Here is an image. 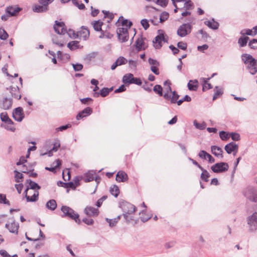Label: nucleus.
Segmentation results:
<instances>
[{"label":"nucleus","instance_id":"obj_53","mask_svg":"<svg viewBox=\"0 0 257 257\" xmlns=\"http://www.w3.org/2000/svg\"><path fill=\"white\" fill-rule=\"evenodd\" d=\"M177 46L180 49L185 50L187 49V44L186 43L183 42H179L177 44Z\"/></svg>","mask_w":257,"mask_h":257},{"label":"nucleus","instance_id":"obj_25","mask_svg":"<svg viewBox=\"0 0 257 257\" xmlns=\"http://www.w3.org/2000/svg\"><path fill=\"white\" fill-rule=\"evenodd\" d=\"M112 90H113L112 88H103L101 90H100L99 93L95 92L94 94V96L95 97H98L99 96V95H100L102 97H105Z\"/></svg>","mask_w":257,"mask_h":257},{"label":"nucleus","instance_id":"obj_6","mask_svg":"<svg viewBox=\"0 0 257 257\" xmlns=\"http://www.w3.org/2000/svg\"><path fill=\"white\" fill-rule=\"evenodd\" d=\"M159 35L157 36L153 41L154 46L156 49H160L162 47V42H167V38L162 30L158 31Z\"/></svg>","mask_w":257,"mask_h":257},{"label":"nucleus","instance_id":"obj_10","mask_svg":"<svg viewBox=\"0 0 257 257\" xmlns=\"http://www.w3.org/2000/svg\"><path fill=\"white\" fill-rule=\"evenodd\" d=\"M5 227L9 230V231L16 234L18 233L19 228V224L18 222H16L13 219H10L5 225Z\"/></svg>","mask_w":257,"mask_h":257},{"label":"nucleus","instance_id":"obj_49","mask_svg":"<svg viewBox=\"0 0 257 257\" xmlns=\"http://www.w3.org/2000/svg\"><path fill=\"white\" fill-rule=\"evenodd\" d=\"M8 34L4 29H0V39L2 40H6L8 38Z\"/></svg>","mask_w":257,"mask_h":257},{"label":"nucleus","instance_id":"obj_59","mask_svg":"<svg viewBox=\"0 0 257 257\" xmlns=\"http://www.w3.org/2000/svg\"><path fill=\"white\" fill-rule=\"evenodd\" d=\"M72 66L75 71H79L83 69V65L81 64H73Z\"/></svg>","mask_w":257,"mask_h":257},{"label":"nucleus","instance_id":"obj_60","mask_svg":"<svg viewBox=\"0 0 257 257\" xmlns=\"http://www.w3.org/2000/svg\"><path fill=\"white\" fill-rule=\"evenodd\" d=\"M212 87L210 83H208L207 81L204 80L203 85V90L205 91L208 90Z\"/></svg>","mask_w":257,"mask_h":257},{"label":"nucleus","instance_id":"obj_58","mask_svg":"<svg viewBox=\"0 0 257 257\" xmlns=\"http://www.w3.org/2000/svg\"><path fill=\"white\" fill-rule=\"evenodd\" d=\"M103 13H104V17L108 18L110 21H111L113 19L114 15L112 13L104 11H103Z\"/></svg>","mask_w":257,"mask_h":257},{"label":"nucleus","instance_id":"obj_27","mask_svg":"<svg viewBox=\"0 0 257 257\" xmlns=\"http://www.w3.org/2000/svg\"><path fill=\"white\" fill-rule=\"evenodd\" d=\"M48 10V7L45 5L42 6L38 5H35L33 6V10L34 12L41 13L46 12Z\"/></svg>","mask_w":257,"mask_h":257},{"label":"nucleus","instance_id":"obj_64","mask_svg":"<svg viewBox=\"0 0 257 257\" xmlns=\"http://www.w3.org/2000/svg\"><path fill=\"white\" fill-rule=\"evenodd\" d=\"M0 254L3 257H11L8 252L4 249L0 250Z\"/></svg>","mask_w":257,"mask_h":257},{"label":"nucleus","instance_id":"obj_45","mask_svg":"<svg viewBox=\"0 0 257 257\" xmlns=\"http://www.w3.org/2000/svg\"><path fill=\"white\" fill-rule=\"evenodd\" d=\"M116 62L118 66L125 64L127 62V60L126 59L124 58L123 57H119L116 60Z\"/></svg>","mask_w":257,"mask_h":257},{"label":"nucleus","instance_id":"obj_13","mask_svg":"<svg viewBox=\"0 0 257 257\" xmlns=\"http://www.w3.org/2000/svg\"><path fill=\"white\" fill-rule=\"evenodd\" d=\"M116 32L120 41L125 42L128 40L129 36L128 30L126 28H118Z\"/></svg>","mask_w":257,"mask_h":257},{"label":"nucleus","instance_id":"obj_11","mask_svg":"<svg viewBox=\"0 0 257 257\" xmlns=\"http://www.w3.org/2000/svg\"><path fill=\"white\" fill-rule=\"evenodd\" d=\"M244 195L249 200L257 202V190L252 187L247 188L244 192Z\"/></svg>","mask_w":257,"mask_h":257},{"label":"nucleus","instance_id":"obj_62","mask_svg":"<svg viewBox=\"0 0 257 257\" xmlns=\"http://www.w3.org/2000/svg\"><path fill=\"white\" fill-rule=\"evenodd\" d=\"M54 0H39V2L40 4L45 5L48 7V5L51 3Z\"/></svg>","mask_w":257,"mask_h":257},{"label":"nucleus","instance_id":"obj_47","mask_svg":"<svg viewBox=\"0 0 257 257\" xmlns=\"http://www.w3.org/2000/svg\"><path fill=\"white\" fill-rule=\"evenodd\" d=\"M1 119L2 121L6 122L8 121V120H10L11 119L9 118L8 113L6 112H4L1 113L0 115Z\"/></svg>","mask_w":257,"mask_h":257},{"label":"nucleus","instance_id":"obj_39","mask_svg":"<svg viewBox=\"0 0 257 257\" xmlns=\"http://www.w3.org/2000/svg\"><path fill=\"white\" fill-rule=\"evenodd\" d=\"M68 47L71 50H74L79 47V42L77 41H71L67 44Z\"/></svg>","mask_w":257,"mask_h":257},{"label":"nucleus","instance_id":"obj_32","mask_svg":"<svg viewBox=\"0 0 257 257\" xmlns=\"http://www.w3.org/2000/svg\"><path fill=\"white\" fill-rule=\"evenodd\" d=\"M204 23L208 27H209L212 29H214V30L217 29L219 26L218 23L217 22L214 21L213 20H212L211 21H205L204 22Z\"/></svg>","mask_w":257,"mask_h":257},{"label":"nucleus","instance_id":"obj_35","mask_svg":"<svg viewBox=\"0 0 257 257\" xmlns=\"http://www.w3.org/2000/svg\"><path fill=\"white\" fill-rule=\"evenodd\" d=\"M249 40V38L247 36L241 37L238 40V43L239 46L243 47L247 44V41Z\"/></svg>","mask_w":257,"mask_h":257},{"label":"nucleus","instance_id":"obj_5","mask_svg":"<svg viewBox=\"0 0 257 257\" xmlns=\"http://www.w3.org/2000/svg\"><path fill=\"white\" fill-rule=\"evenodd\" d=\"M24 193L27 202H35L38 200L39 192L37 190L27 188Z\"/></svg>","mask_w":257,"mask_h":257},{"label":"nucleus","instance_id":"obj_44","mask_svg":"<svg viewBox=\"0 0 257 257\" xmlns=\"http://www.w3.org/2000/svg\"><path fill=\"white\" fill-rule=\"evenodd\" d=\"M248 46L252 49H257V39H253L248 43Z\"/></svg>","mask_w":257,"mask_h":257},{"label":"nucleus","instance_id":"obj_63","mask_svg":"<svg viewBox=\"0 0 257 257\" xmlns=\"http://www.w3.org/2000/svg\"><path fill=\"white\" fill-rule=\"evenodd\" d=\"M208 48V46L207 44L203 45L202 46H199L197 47V49L199 51L203 52L204 50Z\"/></svg>","mask_w":257,"mask_h":257},{"label":"nucleus","instance_id":"obj_29","mask_svg":"<svg viewBox=\"0 0 257 257\" xmlns=\"http://www.w3.org/2000/svg\"><path fill=\"white\" fill-rule=\"evenodd\" d=\"M229 138H231L234 141H239L240 139V135L238 133L226 132V140Z\"/></svg>","mask_w":257,"mask_h":257},{"label":"nucleus","instance_id":"obj_38","mask_svg":"<svg viewBox=\"0 0 257 257\" xmlns=\"http://www.w3.org/2000/svg\"><path fill=\"white\" fill-rule=\"evenodd\" d=\"M94 179V176L93 174L88 172L86 173L83 177V180L85 182H89L93 181Z\"/></svg>","mask_w":257,"mask_h":257},{"label":"nucleus","instance_id":"obj_52","mask_svg":"<svg viewBox=\"0 0 257 257\" xmlns=\"http://www.w3.org/2000/svg\"><path fill=\"white\" fill-rule=\"evenodd\" d=\"M60 144L58 143H56L54 144V146L53 148L49 152L48 155L49 156H51L52 155V151L56 152L58 148L60 147Z\"/></svg>","mask_w":257,"mask_h":257},{"label":"nucleus","instance_id":"obj_36","mask_svg":"<svg viewBox=\"0 0 257 257\" xmlns=\"http://www.w3.org/2000/svg\"><path fill=\"white\" fill-rule=\"evenodd\" d=\"M110 193L115 197H117L119 194V189L117 186L114 185L110 188Z\"/></svg>","mask_w":257,"mask_h":257},{"label":"nucleus","instance_id":"obj_8","mask_svg":"<svg viewBox=\"0 0 257 257\" xmlns=\"http://www.w3.org/2000/svg\"><path fill=\"white\" fill-rule=\"evenodd\" d=\"M68 34L73 38H76V37L79 36L80 38H83L84 40H86L89 37V31L84 27H82L81 30L77 34H75L74 31L69 30L68 31Z\"/></svg>","mask_w":257,"mask_h":257},{"label":"nucleus","instance_id":"obj_23","mask_svg":"<svg viewBox=\"0 0 257 257\" xmlns=\"http://www.w3.org/2000/svg\"><path fill=\"white\" fill-rule=\"evenodd\" d=\"M21 9L18 7L16 6H9L7 7L6 9V12L9 14L10 16H15L18 14Z\"/></svg>","mask_w":257,"mask_h":257},{"label":"nucleus","instance_id":"obj_56","mask_svg":"<svg viewBox=\"0 0 257 257\" xmlns=\"http://www.w3.org/2000/svg\"><path fill=\"white\" fill-rule=\"evenodd\" d=\"M141 25L143 27V28L147 30L149 27V24L148 21L146 19H143L141 22Z\"/></svg>","mask_w":257,"mask_h":257},{"label":"nucleus","instance_id":"obj_37","mask_svg":"<svg viewBox=\"0 0 257 257\" xmlns=\"http://www.w3.org/2000/svg\"><path fill=\"white\" fill-rule=\"evenodd\" d=\"M56 164V165L53 167H46L45 169L48 171H50L52 172L55 173L56 172V169L57 167H59L61 165V160L60 159H57L55 162Z\"/></svg>","mask_w":257,"mask_h":257},{"label":"nucleus","instance_id":"obj_7","mask_svg":"<svg viewBox=\"0 0 257 257\" xmlns=\"http://www.w3.org/2000/svg\"><path fill=\"white\" fill-rule=\"evenodd\" d=\"M192 31V26L190 24H184L181 25L177 30V35L184 37L189 34Z\"/></svg>","mask_w":257,"mask_h":257},{"label":"nucleus","instance_id":"obj_9","mask_svg":"<svg viewBox=\"0 0 257 257\" xmlns=\"http://www.w3.org/2000/svg\"><path fill=\"white\" fill-rule=\"evenodd\" d=\"M247 222L249 229L253 231L257 229V212H254L252 215L247 217Z\"/></svg>","mask_w":257,"mask_h":257},{"label":"nucleus","instance_id":"obj_42","mask_svg":"<svg viewBox=\"0 0 257 257\" xmlns=\"http://www.w3.org/2000/svg\"><path fill=\"white\" fill-rule=\"evenodd\" d=\"M202 173L201 175V178L202 180L205 182H207L208 181V178L209 177V173L205 170L203 169Z\"/></svg>","mask_w":257,"mask_h":257},{"label":"nucleus","instance_id":"obj_51","mask_svg":"<svg viewBox=\"0 0 257 257\" xmlns=\"http://www.w3.org/2000/svg\"><path fill=\"white\" fill-rule=\"evenodd\" d=\"M82 221L88 225H92L94 223L93 219L90 217L83 218Z\"/></svg>","mask_w":257,"mask_h":257},{"label":"nucleus","instance_id":"obj_17","mask_svg":"<svg viewBox=\"0 0 257 257\" xmlns=\"http://www.w3.org/2000/svg\"><path fill=\"white\" fill-rule=\"evenodd\" d=\"M13 116L16 120L21 121L24 117L23 108L20 107L16 108L13 111Z\"/></svg>","mask_w":257,"mask_h":257},{"label":"nucleus","instance_id":"obj_2","mask_svg":"<svg viewBox=\"0 0 257 257\" xmlns=\"http://www.w3.org/2000/svg\"><path fill=\"white\" fill-rule=\"evenodd\" d=\"M123 215L126 221L133 220V215L135 213L136 208L135 206L128 202L123 203L122 205Z\"/></svg>","mask_w":257,"mask_h":257},{"label":"nucleus","instance_id":"obj_30","mask_svg":"<svg viewBox=\"0 0 257 257\" xmlns=\"http://www.w3.org/2000/svg\"><path fill=\"white\" fill-rule=\"evenodd\" d=\"M46 207L51 210H54L57 207V203L54 199H51L46 203Z\"/></svg>","mask_w":257,"mask_h":257},{"label":"nucleus","instance_id":"obj_33","mask_svg":"<svg viewBox=\"0 0 257 257\" xmlns=\"http://www.w3.org/2000/svg\"><path fill=\"white\" fill-rule=\"evenodd\" d=\"M4 127L7 130H9L12 132H14L16 130L15 126L14 125V122L11 119L8 120V121L5 122Z\"/></svg>","mask_w":257,"mask_h":257},{"label":"nucleus","instance_id":"obj_48","mask_svg":"<svg viewBox=\"0 0 257 257\" xmlns=\"http://www.w3.org/2000/svg\"><path fill=\"white\" fill-rule=\"evenodd\" d=\"M240 34L242 36H244L245 35L253 36V31L251 29H243L241 31Z\"/></svg>","mask_w":257,"mask_h":257},{"label":"nucleus","instance_id":"obj_50","mask_svg":"<svg viewBox=\"0 0 257 257\" xmlns=\"http://www.w3.org/2000/svg\"><path fill=\"white\" fill-rule=\"evenodd\" d=\"M14 172L15 174V178L16 182L18 183L20 182V179H22L23 177V174L17 171H15Z\"/></svg>","mask_w":257,"mask_h":257},{"label":"nucleus","instance_id":"obj_3","mask_svg":"<svg viewBox=\"0 0 257 257\" xmlns=\"http://www.w3.org/2000/svg\"><path fill=\"white\" fill-rule=\"evenodd\" d=\"M61 210L63 213L64 217H68L69 218L73 220L78 224L81 223V220L79 218V215L75 212L73 209L67 206H62Z\"/></svg>","mask_w":257,"mask_h":257},{"label":"nucleus","instance_id":"obj_15","mask_svg":"<svg viewBox=\"0 0 257 257\" xmlns=\"http://www.w3.org/2000/svg\"><path fill=\"white\" fill-rule=\"evenodd\" d=\"M54 29L59 34H64L67 32L64 23L63 22H59L57 21H55Z\"/></svg>","mask_w":257,"mask_h":257},{"label":"nucleus","instance_id":"obj_54","mask_svg":"<svg viewBox=\"0 0 257 257\" xmlns=\"http://www.w3.org/2000/svg\"><path fill=\"white\" fill-rule=\"evenodd\" d=\"M172 93V96L171 98V102L172 103H176L179 98V95L177 94L175 91L171 92Z\"/></svg>","mask_w":257,"mask_h":257},{"label":"nucleus","instance_id":"obj_18","mask_svg":"<svg viewBox=\"0 0 257 257\" xmlns=\"http://www.w3.org/2000/svg\"><path fill=\"white\" fill-rule=\"evenodd\" d=\"M132 25V22L128 21L127 20H124L122 17H119L116 25L118 28H126L128 30Z\"/></svg>","mask_w":257,"mask_h":257},{"label":"nucleus","instance_id":"obj_19","mask_svg":"<svg viewBox=\"0 0 257 257\" xmlns=\"http://www.w3.org/2000/svg\"><path fill=\"white\" fill-rule=\"evenodd\" d=\"M9 91L11 94L12 98H14L17 99H20L21 95L20 94L19 88L18 86H11L9 88Z\"/></svg>","mask_w":257,"mask_h":257},{"label":"nucleus","instance_id":"obj_4","mask_svg":"<svg viewBox=\"0 0 257 257\" xmlns=\"http://www.w3.org/2000/svg\"><path fill=\"white\" fill-rule=\"evenodd\" d=\"M94 29L96 31H100L101 32V35L100 38H111L112 37L113 35L107 30H104L102 28L103 23L100 21H94L91 23Z\"/></svg>","mask_w":257,"mask_h":257},{"label":"nucleus","instance_id":"obj_26","mask_svg":"<svg viewBox=\"0 0 257 257\" xmlns=\"http://www.w3.org/2000/svg\"><path fill=\"white\" fill-rule=\"evenodd\" d=\"M198 87V82L196 80H190L188 83V89L191 91L197 90Z\"/></svg>","mask_w":257,"mask_h":257},{"label":"nucleus","instance_id":"obj_12","mask_svg":"<svg viewBox=\"0 0 257 257\" xmlns=\"http://www.w3.org/2000/svg\"><path fill=\"white\" fill-rule=\"evenodd\" d=\"M13 104L12 98L9 96H3L0 98V108L5 110L11 108Z\"/></svg>","mask_w":257,"mask_h":257},{"label":"nucleus","instance_id":"obj_57","mask_svg":"<svg viewBox=\"0 0 257 257\" xmlns=\"http://www.w3.org/2000/svg\"><path fill=\"white\" fill-rule=\"evenodd\" d=\"M208 153L205 151H201L199 153L198 156L200 158L203 159L207 160Z\"/></svg>","mask_w":257,"mask_h":257},{"label":"nucleus","instance_id":"obj_40","mask_svg":"<svg viewBox=\"0 0 257 257\" xmlns=\"http://www.w3.org/2000/svg\"><path fill=\"white\" fill-rule=\"evenodd\" d=\"M27 181L29 182V185L27 188L33 190H37L38 191L40 189V186H39L36 183L32 181L31 180H28Z\"/></svg>","mask_w":257,"mask_h":257},{"label":"nucleus","instance_id":"obj_24","mask_svg":"<svg viewBox=\"0 0 257 257\" xmlns=\"http://www.w3.org/2000/svg\"><path fill=\"white\" fill-rule=\"evenodd\" d=\"M225 163H217L211 167L212 170L215 173L222 172L225 170Z\"/></svg>","mask_w":257,"mask_h":257},{"label":"nucleus","instance_id":"obj_22","mask_svg":"<svg viewBox=\"0 0 257 257\" xmlns=\"http://www.w3.org/2000/svg\"><path fill=\"white\" fill-rule=\"evenodd\" d=\"M92 112V110L90 107H86L80 111L76 116V119L79 120L84 117L90 115Z\"/></svg>","mask_w":257,"mask_h":257},{"label":"nucleus","instance_id":"obj_46","mask_svg":"<svg viewBox=\"0 0 257 257\" xmlns=\"http://www.w3.org/2000/svg\"><path fill=\"white\" fill-rule=\"evenodd\" d=\"M154 91L160 96H162V88L160 85H156L154 87Z\"/></svg>","mask_w":257,"mask_h":257},{"label":"nucleus","instance_id":"obj_21","mask_svg":"<svg viewBox=\"0 0 257 257\" xmlns=\"http://www.w3.org/2000/svg\"><path fill=\"white\" fill-rule=\"evenodd\" d=\"M145 38L142 36H140L136 41V46L138 50H145L147 46L145 43Z\"/></svg>","mask_w":257,"mask_h":257},{"label":"nucleus","instance_id":"obj_41","mask_svg":"<svg viewBox=\"0 0 257 257\" xmlns=\"http://www.w3.org/2000/svg\"><path fill=\"white\" fill-rule=\"evenodd\" d=\"M119 219L120 216H118L117 218H115L113 219H106V220L109 223V226L113 227L116 225V223Z\"/></svg>","mask_w":257,"mask_h":257},{"label":"nucleus","instance_id":"obj_28","mask_svg":"<svg viewBox=\"0 0 257 257\" xmlns=\"http://www.w3.org/2000/svg\"><path fill=\"white\" fill-rule=\"evenodd\" d=\"M211 152L213 155L217 157H222L223 151L222 149L218 147L217 146H212L211 147Z\"/></svg>","mask_w":257,"mask_h":257},{"label":"nucleus","instance_id":"obj_43","mask_svg":"<svg viewBox=\"0 0 257 257\" xmlns=\"http://www.w3.org/2000/svg\"><path fill=\"white\" fill-rule=\"evenodd\" d=\"M169 13L166 12H164L160 15V21L161 23L165 22L169 18Z\"/></svg>","mask_w":257,"mask_h":257},{"label":"nucleus","instance_id":"obj_14","mask_svg":"<svg viewBox=\"0 0 257 257\" xmlns=\"http://www.w3.org/2000/svg\"><path fill=\"white\" fill-rule=\"evenodd\" d=\"M84 213L90 217L97 216L99 214V211L98 209L91 206H86L84 210Z\"/></svg>","mask_w":257,"mask_h":257},{"label":"nucleus","instance_id":"obj_31","mask_svg":"<svg viewBox=\"0 0 257 257\" xmlns=\"http://www.w3.org/2000/svg\"><path fill=\"white\" fill-rule=\"evenodd\" d=\"M134 77V75L132 74H126L123 76L122 78V81L125 84H132V81L133 80Z\"/></svg>","mask_w":257,"mask_h":257},{"label":"nucleus","instance_id":"obj_16","mask_svg":"<svg viewBox=\"0 0 257 257\" xmlns=\"http://www.w3.org/2000/svg\"><path fill=\"white\" fill-rule=\"evenodd\" d=\"M238 146L234 142H231L226 145V152L228 154L232 153L235 156L238 151Z\"/></svg>","mask_w":257,"mask_h":257},{"label":"nucleus","instance_id":"obj_55","mask_svg":"<svg viewBox=\"0 0 257 257\" xmlns=\"http://www.w3.org/2000/svg\"><path fill=\"white\" fill-rule=\"evenodd\" d=\"M107 198L106 196H103L101 198H100L99 199L97 200L96 203V205L97 207H99L101 206L103 202Z\"/></svg>","mask_w":257,"mask_h":257},{"label":"nucleus","instance_id":"obj_61","mask_svg":"<svg viewBox=\"0 0 257 257\" xmlns=\"http://www.w3.org/2000/svg\"><path fill=\"white\" fill-rule=\"evenodd\" d=\"M0 203L9 204L5 195L0 194Z\"/></svg>","mask_w":257,"mask_h":257},{"label":"nucleus","instance_id":"obj_1","mask_svg":"<svg viewBox=\"0 0 257 257\" xmlns=\"http://www.w3.org/2000/svg\"><path fill=\"white\" fill-rule=\"evenodd\" d=\"M241 57L249 73L252 75L255 74L257 72L256 60L251 55L247 54H242Z\"/></svg>","mask_w":257,"mask_h":257},{"label":"nucleus","instance_id":"obj_34","mask_svg":"<svg viewBox=\"0 0 257 257\" xmlns=\"http://www.w3.org/2000/svg\"><path fill=\"white\" fill-rule=\"evenodd\" d=\"M58 58L61 60L68 61L70 58V56L68 54H63L62 52L58 51L57 52Z\"/></svg>","mask_w":257,"mask_h":257},{"label":"nucleus","instance_id":"obj_20","mask_svg":"<svg viewBox=\"0 0 257 257\" xmlns=\"http://www.w3.org/2000/svg\"><path fill=\"white\" fill-rule=\"evenodd\" d=\"M128 179L127 174L123 171H119L116 175V180L118 182H124Z\"/></svg>","mask_w":257,"mask_h":257}]
</instances>
